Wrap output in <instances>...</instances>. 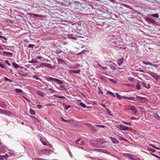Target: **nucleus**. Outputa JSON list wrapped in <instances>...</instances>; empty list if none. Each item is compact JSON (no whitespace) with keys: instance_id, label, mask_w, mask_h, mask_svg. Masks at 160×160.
Listing matches in <instances>:
<instances>
[{"instance_id":"50","label":"nucleus","mask_w":160,"mask_h":160,"mask_svg":"<svg viewBox=\"0 0 160 160\" xmlns=\"http://www.w3.org/2000/svg\"><path fill=\"white\" fill-rule=\"evenodd\" d=\"M8 154L12 156L14 155V153H13V152H8Z\"/></svg>"},{"instance_id":"45","label":"nucleus","mask_w":160,"mask_h":160,"mask_svg":"<svg viewBox=\"0 0 160 160\" xmlns=\"http://www.w3.org/2000/svg\"><path fill=\"white\" fill-rule=\"evenodd\" d=\"M6 62L7 64L8 65V66H10L11 65V64H10V63L7 61V60H6L5 61Z\"/></svg>"},{"instance_id":"22","label":"nucleus","mask_w":160,"mask_h":160,"mask_svg":"<svg viewBox=\"0 0 160 160\" xmlns=\"http://www.w3.org/2000/svg\"><path fill=\"white\" fill-rule=\"evenodd\" d=\"M150 75L154 78H156L157 77V75L152 72L151 73Z\"/></svg>"},{"instance_id":"19","label":"nucleus","mask_w":160,"mask_h":160,"mask_svg":"<svg viewBox=\"0 0 160 160\" xmlns=\"http://www.w3.org/2000/svg\"><path fill=\"white\" fill-rule=\"evenodd\" d=\"M4 80L5 81H8L9 82H12V81L11 79H8V78L5 77L4 78Z\"/></svg>"},{"instance_id":"37","label":"nucleus","mask_w":160,"mask_h":160,"mask_svg":"<svg viewBox=\"0 0 160 160\" xmlns=\"http://www.w3.org/2000/svg\"><path fill=\"white\" fill-rule=\"evenodd\" d=\"M22 97H23V98H25V99L26 100H27V101L28 102H31V101H30V100H29V99H28V98H27L25 96H23Z\"/></svg>"},{"instance_id":"13","label":"nucleus","mask_w":160,"mask_h":160,"mask_svg":"<svg viewBox=\"0 0 160 160\" xmlns=\"http://www.w3.org/2000/svg\"><path fill=\"white\" fill-rule=\"evenodd\" d=\"M80 69H79L78 70H72L71 71V72H73L74 73H78L80 72Z\"/></svg>"},{"instance_id":"27","label":"nucleus","mask_w":160,"mask_h":160,"mask_svg":"<svg viewBox=\"0 0 160 160\" xmlns=\"http://www.w3.org/2000/svg\"><path fill=\"white\" fill-rule=\"evenodd\" d=\"M123 122L124 123H125V124H126V125H129V126H131L132 125V124L131 122Z\"/></svg>"},{"instance_id":"32","label":"nucleus","mask_w":160,"mask_h":160,"mask_svg":"<svg viewBox=\"0 0 160 160\" xmlns=\"http://www.w3.org/2000/svg\"><path fill=\"white\" fill-rule=\"evenodd\" d=\"M95 125L97 127H100V128H104L105 127V126L104 125Z\"/></svg>"},{"instance_id":"21","label":"nucleus","mask_w":160,"mask_h":160,"mask_svg":"<svg viewBox=\"0 0 160 160\" xmlns=\"http://www.w3.org/2000/svg\"><path fill=\"white\" fill-rule=\"evenodd\" d=\"M12 65L16 68H19V65L15 63H13Z\"/></svg>"},{"instance_id":"26","label":"nucleus","mask_w":160,"mask_h":160,"mask_svg":"<svg viewBox=\"0 0 160 160\" xmlns=\"http://www.w3.org/2000/svg\"><path fill=\"white\" fill-rule=\"evenodd\" d=\"M130 110L132 111H134L136 110V108H135V107L134 106H132L131 107Z\"/></svg>"},{"instance_id":"1","label":"nucleus","mask_w":160,"mask_h":160,"mask_svg":"<svg viewBox=\"0 0 160 160\" xmlns=\"http://www.w3.org/2000/svg\"><path fill=\"white\" fill-rule=\"evenodd\" d=\"M74 9L75 10H78L79 11H82L83 9H86V5L84 3H80L77 2L74 3Z\"/></svg>"},{"instance_id":"46","label":"nucleus","mask_w":160,"mask_h":160,"mask_svg":"<svg viewBox=\"0 0 160 160\" xmlns=\"http://www.w3.org/2000/svg\"><path fill=\"white\" fill-rule=\"evenodd\" d=\"M42 151H48V152H50V149H44L42 150Z\"/></svg>"},{"instance_id":"42","label":"nucleus","mask_w":160,"mask_h":160,"mask_svg":"<svg viewBox=\"0 0 160 160\" xmlns=\"http://www.w3.org/2000/svg\"><path fill=\"white\" fill-rule=\"evenodd\" d=\"M0 38H2L4 39L5 40H7L6 38L5 37H4V36H0Z\"/></svg>"},{"instance_id":"41","label":"nucleus","mask_w":160,"mask_h":160,"mask_svg":"<svg viewBox=\"0 0 160 160\" xmlns=\"http://www.w3.org/2000/svg\"><path fill=\"white\" fill-rule=\"evenodd\" d=\"M42 143L44 145H47V142H45V141H42Z\"/></svg>"},{"instance_id":"48","label":"nucleus","mask_w":160,"mask_h":160,"mask_svg":"<svg viewBox=\"0 0 160 160\" xmlns=\"http://www.w3.org/2000/svg\"><path fill=\"white\" fill-rule=\"evenodd\" d=\"M137 111V110L135 111H132V113L133 114H135L136 113Z\"/></svg>"},{"instance_id":"54","label":"nucleus","mask_w":160,"mask_h":160,"mask_svg":"<svg viewBox=\"0 0 160 160\" xmlns=\"http://www.w3.org/2000/svg\"><path fill=\"white\" fill-rule=\"evenodd\" d=\"M130 119L132 120H134V119H136V118L135 117H131Z\"/></svg>"},{"instance_id":"31","label":"nucleus","mask_w":160,"mask_h":160,"mask_svg":"<svg viewBox=\"0 0 160 160\" xmlns=\"http://www.w3.org/2000/svg\"><path fill=\"white\" fill-rule=\"evenodd\" d=\"M148 149L149 150H150L152 151V152H155V150L152 148H148Z\"/></svg>"},{"instance_id":"61","label":"nucleus","mask_w":160,"mask_h":160,"mask_svg":"<svg viewBox=\"0 0 160 160\" xmlns=\"http://www.w3.org/2000/svg\"><path fill=\"white\" fill-rule=\"evenodd\" d=\"M0 159L1 160H2V159H3V158L2 157H1V156L0 155Z\"/></svg>"},{"instance_id":"30","label":"nucleus","mask_w":160,"mask_h":160,"mask_svg":"<svg viewBox=\"0 0 160 160\" xmlns=\"http://www.w3.org/2000/svg\"><path fill=\"white\" fill-rule=\"evenodd\" d=\"M141 84L142 86H143V87H146L147 88V86L146 85V84L143 82H141Z\"/></svg>"},{"instance_id":"33","label":"nucleus","mask_w":160,"mask_h":160,"mask_svg":"<svg viewBox=\"0 0 160 160\" xmlns=\"http://www.w3.org/2000/svg\"><path fill=\"white\" fill-rule=\"evenodd\" d=\"M128 79L131 81H133L135 79L133 78H128Z\"/></svg>"},{"instance_id":"18","label":"nucleus","mask_w":160,"mask_h":160,"mask_svg":"<svg viewBox=\"0 0 160 160\" xmlns=\"http://www.w3.org/2000/svg\"><path fill=\"white\" fill-rule=\"evenodd\" d=\"M15 90V91L18 93L22 92V91L20 89L16 88Z\"/></svg>"},{"instance_id":"39","label":"nucleus","mask_w":160,"mask_h":160,"mask_svg":"<svg viewBox=\"0 0 160 160\" xmlns=\"http://www.w3.org/2000/svg\"><path fill=\"white\" fill-rule=\"evenodd\" d=\"M34 46V45L32 44H30L28 45V47L30 48H33Z\"/></svg>"},{"instance_id":"51","label":"nucleus","mask_w":160,"mask_h":160,"mask_svg":"<svg viewBox=\"0 0 160 160\" xmlns=\"http://www.w3.org/2000/svg\"><path fill=\"white\" fill-rule=\"evenodd\" d=\"M5 110L3 109H0V112L1 113H2L4 112Z\"/></svg>"},{"instance_id":"12","label":"nucleus","mask_w":160,"mask_h":160,"mask_svg":"<svg viewBox=\"0 0 160 160\" xmlns=\"http://www.w3.org/2000/svg\"><path fill=\"white\" fill-rule=\"evenodd\" d=\"M136 87V89L138 90H140L141 89V85L139 82H138L137 83Z\"/></svg>"},{"instance_id":"64","label":"nucleus","mask_w":160,"mask_h":160,"mask_svg":"<svg viewBox=\"0 0 160 160\" xmlns=\"http://www.w3.org/2000/svg\"><path fill=\"white\" fill-rule=\"evenodd\" d=\"M155 148L156 149H157L158 150H159L160 149V148H158L157 147H156V148Z\"/></svg>"},{"instance_id":"28","label":"nucleus","mask_w":160,"mask_h":160,"mask_svg":"<svg viewBox=\"0 0 160 160\" xmlns=\"http://www.w3.org/2000/svg\"><path fill=\"white\" fill-rule=\"evenodd\" d=\"M151 15L153 17L157 18H158V17H159L158 14L157 13L154 14H152Z\"/></svg>"},{"instance_id":"59","label":"nucleus","mask_w":160,"mask_h":160,"mask_svg":"<svg viewBox=\"0 0 160 160\" xmlns=\"http://www.w3.org/2000/svg\"><path fill=\"white\" fill-rule=\"evenodd\" d=\"M96 160H103L99 158H97L96 159Z\"/></svg>"},{"instance_id":"7","label":"nucleus","mask_w":160,"mask_h":160,"mask_svg":"<svg viewBox=\"0 0 160 160\" xmlns=\"http://www.w3.org/2000/svg\"><path fill=\"white\" fill-rule=\"evenodd\" d=\"M123 61L124 59L122 57L120 59H118L117 60V62L118 65L119 66L121 65L123 63Z\"/></svg>"},{"instance_id":"6","label":"nucleus","mask_w":160,"mask_h":160,"mask_svg":"<svg viewBox=\"0 0 160 160\" xmlns=\"http://www.w3.org/2000/svg\"><path fill=\"white\" fill-rule=\"evenodd\" d=\"M76 143L77 144H80L82 145L84 144V142L82 140H81V139L79 138L78 140H76Z\"/></svg>"},{"instance_id":"25","label":"nucleus","mask_w":160,"mask_h":160,"mask_svg":"<svg viewBox=\"0 0 160 160\" xmlns=\"http://www.w3.org/2000/svg\"><path fill=\"white\" fill-rule=\"evenodd\" d=\"M80 105L82 107L85 108L86 107V105L82 102H81L80 103Z\"/></svg>"},{"instance_id":"43","label":"nucleus","mask_w":160,"mask_h":160,"mask_svg":"<svg viewBox=\"0 0 160 160\" xmlns=\"http://www.w3.org/2000/svg\"><path fill=\"white\" fill-rule=\"evenodd\" d=\"M99 91H98V92L99 93H101V94H102L103 93V92L102 91V90L99 88Z\"/></svg>"},{"instance_id":"60","label":"nucleus","mask_w":160,"mask_h":160,"mask_svg":"<svg viewBox=\"0 0 160 160\" xmlns=\"http://www.w3.org/2000/svg\"><path fill=\"white\" fill-rule=\"evenodd\" d=\"M110 91H108L106 93L107 94H110Z\"/></svg>"},{"instance_id":"14","label":"nucleus","mask_w":160,"mask_h":160,"mask_svg":"<svg viewBox=\"0 0 160 160\" xmlns=\"http://www.w3.org/2000/svg\"><path fill=\"white\" fill-rule=\"evenodd\" d=\"M37 92L41 96L43 97L44 95V94L40 91H38Z\"/></svg>"},{"instance_id":"62","label":"nucleus","mask_w":160,"mask_h":160,"mask_svg":"<svg viewBox=\"0 0 160 160\" xmlns=\"http://www.w3.org/2000/svg\"><path fill=\"white\" fill-rule=\"evenodd\" d=\"M3 49V48L0 45V49Z\"/></svg>"},{"instance_id":"4","label":"nucleus","mask_w":160,"mask_h":160,"mask_svg":"<svg viewBox=\"0 0 160 160\" xmlns=\"http://www.w3.org/2000/svg\"><path fill=\"white\" fill-rule=\"evenodd\" d=\"M96 142H95L94 140H92L90 141V143L91 145L96 148H100L101 145L99 144Z\"/></svg>"},{"instance_id":"53","label":"nucleus","mask_w":160,"mask_h":160,"mask_svg":"<svg viewBox=\"0 0 160 160\" xmlns=\"http://www.w3.org/2000/svg\"><path fill=\"white\" fill-rule=\"evenodd\" d=\"M34 77L36 79V80H39V78L38 77H37L36 75H34Z\"/></svg>"},{"instance_id":"44","label":"nucleus","mask_w":160,"mask_h":160,"mask_svg":"<svg viewBox=\"0 0 160 160\" xmlns=\"http://www.w3.org/2000/svg\"><path fill=\"white\" fill-rule=\"evenodd\" d=\"M107 112L108 114L110 115H111V112L108 109L107 110Z\"/></svg>"},{"instance_id":"15","label":"nucleus","mask_w":160,"mask_h":160,"mask_svg":"<svg viewBox=\"0 0 160 160\" xmlns=\"http://www.w3.org/2000/svg\"><path fill=\"white\" fill-rule=\"evenodd\" d=\"M125 154L127 156H128L129 157V158L132 159V160H135L132 157H133V155L131 154H127V153H126V154Z\"/></svg>"},{"instance_id":"20","label":"nucleus","mask_w":160,"mask_h":160,"mask_svg":"<svg viewBox=\"0 0 160 160\" xmlns=\"http://www.w3.org/2000/svg\"><path fill=\"white\" fill-rule=\"evenodd\" d=\"M33 15L35 17H39L40 18L43 17L42 15H39L38 14H34V13L33 14Z\"/></svg>"},{"instance_id":"5","label":"nucleus","mask_w":160,"mask_h":160,"mask_svg":"<svg viewBox=\"0 0 160 160\" xmlns=\"http://www.w3.org/2000/svg\"><path fill=\"white\" fill-rule=\"evenodd\" d=\"M95 142H99L100 144H102L104 143L107 142L103 140L102 139L96 138L95 140Z\"/></svg>"},{"instance_id":"52","label":"nucleus","mask_w":160,"mask_h":160,"mask_svg":"<svg viewBox=\"0 0 160 160\" xmlns=\"http://www.w3.org/2000/svg\"><path fill=\"white\" fill-rule=\"evenodd\" d=\"M0 67L2 68H4L3 65L1 63H0Z\"/></svg>"},{"instance_id":"36","label":"nucleus","mask_w":160,"mask_h":160,"mask_svg":"<svg viewBox=\"0 0 160 160\" xmlns=\"http://www.w3.org/2000/svg\"><path fill=\"white\" fill-rule=\"evenodd\" d=\"M71 106L70 105H68L66 106L65 107V108L66 110H67L68 108H69Z\"/></svg>"},{"instance_id":"55","label":"nucleus","mask_w":160,"mask_h":160,"mask_svg":"<svg viewBox=\"0 0 160 160\" xmlns=\"http://www.w3.org/2000/svg\"><path fill=\"white\" fill-rule=\"evenodd\" d=\"M150 145L151 146H152V147H153L154 148H156V146L154 145H153V144H150Z\"/></svg>"},{"instance_id":"29","label":"nucleus","mask_w":160,"mask_h":160,"mask_svg":"<svg viewBox=\"0 0 160 160\" xmlns=\"http://www.w3.org/2000/svg\"><path fill=\"white\" fill-rule=\"evenodd\" d=\"M116 97L117 98H119V99H121V96L118 93H116Z\"/></svg>"},{"instance_id":"57","label":"nucleus","mask_w":160,"mask_h":160,"mask_svg":"<svg viewBox=\"0 0 160 160\" xmlns=\"http://www.w3.org/2000/svg\"><path fill=\"white\" fill-rule=\"evenodd\" d=\"M125 84L127 86H130V84Z\"/></svg>"},{"instance_id":"34","label":"nucleus","mask_w":160,"mask_h":160,"mask_svg":"<svg viewBox=\"0 0 160 160\" xmlns=\"http://www.w3.org/2000/svg\"><path fill=\"white\" fill-rule=\"evenodd\" d=\"M61 119L64 121V122H70L69 121V120H65V119H64L62 117H61Z\"/></svg>"},{"instance_id":"9","label":"nucleus","mask_w":160,"mask_h":160,"mask_svg":"<svg viewBox=\"0 0 160 160\" xmlns=\"http://www.w3.org/2000/svg\"><path fill=\"white\" fill-rule=\"evenodd\" d=\"M3 54L4 55L8 56H12V53L11 52H7L6 51H4Z\"/></svg>"},{"instance_id":"58","label":"nucleus","mask_w":160,"mask_h":160,"mask_svg":"<svg viewBox=\"0 0 160 160\" xmlns=\"http://www.w3.org/2000/svg\"><path fill=\"white\" fill-rule=\"evenodd\" d=\"M38 108H40L42 107V106L41 105H38Z\"/></svg>"},{"instance_id":"63","label":"nucleus","mask_w":160,"mask_h":160,"mask_svg":"<svg viewBox=\"0 0 160 160\" xmlns=\"http://www.w3.org/2000/svg\"><path fill=\"white\" fill-rule=\"evenodd\" d=\"M9 70H10V71H9V72H11V73H12V70L11 69H9Z\"/></svg>"},{"instance_id":"40","label":"nucleus","mask_w":160,"mask_h":160,"mask_svg":"<svg viewBox=\"0 0 160 160\" xmlns=\"http://www.w3.org/2000/svg\"><path fill=\"white\" fill-rule=\"evenodd\" d=\"M110 94L111 96H112L113 97H115V96L114 94L113 93H112V92H110Z\"/></svg>"},{"instance_id":"24","label":"nucleus","mask_w":160,"mask_h":160,"mask_svg":"<svg viewBox=\"0 0 160 160\" xmlns=\"http://www.w3.org/2000/svg\"><path fill=\"white\" fill-rule=\"evenodd\" d=\"M98 66L101 68L103 70H105L107 69V67L102 66L100 64H98Z\"/></svg>"},{"instance_id":"17","label":"nucleus","mask_w":160,"mask_h":160,"mask_svg":"<svg viewBox=\"0 0 160 160\" xmlns=\"http://www.w3.org/2000/svg\"><path fill=\"white\" fill-rule=\"evenodd\" d=\"M2 107L4 108H7V105L6 103L4 102H2Z\"/></svg>"},{"instance_id":"3","label":"nucleus","mask_w":160,"mask_h":160,"mask_svg":"<svg viewBox=\"0 0 160 160\" xmlns=\"http://www.w3.org/2000/svg\"><path fill=\"white\" fill-rule=\"evenodd\" d=\"M117 128L120 130L124 131L128 130L129 128L128 126H126L125 125L122 126L121 125H119Z\"/></svg>"},{"instance_id":"38","label":"nucleus","mask_w":160,"mask_h":160,"mask_svg":"<svg viewBox=\"0 0 160 160\" xmlns=\"http://www.w3.org/2000/svg\"><path fill=\"white\" fill-rule=\"evenodd\" d=\"M57 97L58 98H62V99H64L65 98V97L64 96H57Z\"/></svg>"},{"instance_id":"2","label":"nucleus","mask_w":160,"mask_h":160,"mask_svg":"<svg viewBox=\"0 0 160 160\" xmlns=\"http://www.w3.org/2000/svg\"><path fill=\"white\" fill-rule=\"evenodd\" d=\"M46 80L48 82H52L59 84H62L63 82L59 79L48 76L46 78Z\"/></svg>"},{"instance_id":"23","label":"nucleus","mask_w":160,"mask_h":160,"mask_svg":"<svg viewBox=\"0 0 160 160\" xmlns=\"http://www.w3.org/2000/svg\"><path fill=\"white\" fill-rule=\"evenodd\" d=\"M30 113L32 114V115H35V112H34V111L33 110H32V109H30Z\"/></svg>"},{"instance_id":"47","label":"nucleus","mask_w":160,"mask_h":160,"mask_svg":"<svg viewBox=\"0 0 160 160\" xmlns=\"http://www.w3.org/2000/svg\"><path fill=\"white\" fill-rule=\"evenodd\" d=\"M119 138L120 140H123L125 141V139L124 138H123L121 137H120Z\"/></svg>"},{"instance_id":"49","label":"nucleus","mask_w":160,"mask_h":160,"mask_svg":"<svg viewBox=\"0 0 160 160\" xmlns=\"http://www.w3.org/2000/svg\"><path fill=\"white\" fill-rule=\"evenodd\" d=\"M36 58L38 59H41V57L40 56H39L38 57H37Z\"/></svg>"},{"instance_id":"35","label":"nucleus","mask_w":160,"mask_h":160,"mask_svg":"<svg viewBox=\"0 0 160 160\" xmlns=\"http://www.w3.org/2000/svg\"><path fill=\"white\" fill-rule=\"evenodd\" d=\"M151 154L152 155V156L155 157H156V158H160L157 155H156L155 154H153V153H151Z\"/></svg>"},{"instance_id":"8","label":"nucleus","mask_w":160,"mask_h":160,"mask_svg":"<svg viewBox=\"0 0 160 160\" xmlns=\"http://www.w3.org/2000/svg\"><path fill=\"white\" fill-rule=\"evenodd\" d=\"M109 138L111 140L112 142L113 143H119V141L115 138L110 137H109Z\"/></svg>"},{"instance_id":"16","label":"nucleus","mask_w":160,"mask_h":160,"mask_svg":"<svg viewBox=\"0 0 160 160\" xmlns=\"http://www.w3.org/2000/svg\"><path fill=\"white\" fill-rule=\"evenodd\" d=\"M43 65L49 68L51 67V65L50 64L45 63H43Z\"/></svg>"},{"instance_id":"11","label":"nucleus","mask_w":160,"mask_h":160,"mask_svg":"<svg viewBox=\"0 0 160 160\" xmlns=\"http://www.w3.org/2000/svg\"><path fill=\"white\" fill-rule=\"evenodd\" d=\"M142 63L146 65H149L151 66H155L153 65L150 62H146V61H143Z\"/></svg>"},{"instance_id":"56","label":"nucleus","mask_w":160,"mask_h":160,"mask_svg":"<svg viewBox=\"0 0 160 160\" xmlns=\"http://www.w3.org/2000/svg\"><path fill=\"white\" fill-rule=\"evenodd\" d=\"M37 62V61L36 60H32V62Z\"/></svg>"},{"instance_id":"10","label":"nucleus","mask_w":160,"mask_h":160,"mask_svg":"<svg viewBox=\"0 0 160 160\" xmlns=\"http://www.w3.org/2000/svg\"><path fill=\"white\" fill-rule=\"evenodd\" d=\"M122 98L124 99H127L128 100H133V99L135 98L134 97H128L127 96H123Z\"/></svg>"}]
</instances>
